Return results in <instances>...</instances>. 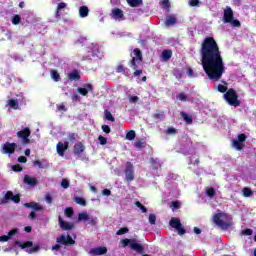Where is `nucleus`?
Wrapping results in <instances>:
<instances>
[{
	"instance_id": "obj_35",
	"label": "nucleus",
	"mask_w": 256,
	"mask_h": 256,
	"mask_svg": "<svg viewBox=\"0 0 256 256\" xmlns=\"http://www.w3.org/2000/svg\"><path fill=\"white\" fill-rule=\"evenodd\" d=\"M8 105H10L12 109H19V103L15 99L8 100Z\"/></svg>"
},
{
	"instance_id": "obj_24",
	"label": "nucleus",
	"mask_w": 256,
	"mask_h": 256,
	"mask_svg": "<svg viewBox=\"0 0 256 256\" xmlns=\"http://www.w3.org/2000/svg\"><path fill=\"white\" fill-rule=\"evenodd\" d=\"M180 117H182L183 121H185V123H187L188 125L193 124V117L187 114V112H180Z\"/></svg>"
},
{
	"instance_id": "obj_1",
	"label": "nucleus",
	"mask_w": 256,
	"mask_h": 256,
	"mask_svg": "<svg viewBox=\"0 0 256 256\" xmlns=\"http://www.w3.org/2000/svg\"><path fill=\"white\" fill-rule=\"evenodd\" d=\"M202 67L210 81H221L225 73V62L215 38L208 36L200 48Z\"/></svg>"
},
{
	"instance_id": "obj_12",
	"label": "nucleus",
	"mask_w": 256,
	"mask_h": 256,
	"mask_svg": "<svg viewBox=\"0 0 256 256\" xmlns=\"http://www.w3.org/2000/svg\"><path fill=\"white\" fill-rule=\"evenodd\" d=\"M69 149V141L58 142L56 145V151L60 157H65V151Z\"/></svg>"
},
{
	"instance_id": "obj_30",
	"label": "nucleus",
	"mask_w": 256,
	"mask_h": 256,
	"mask_svg": "<svg viewBox=\"0 0 256 256\" xmlns=\"http://www.w3.org/2000/svg\"><path fill=\"white\" fill-rule=\"evenodd\" d=\"M175 23H177V18L175 16H168L165 21V25H167V27H171V25H175Z\"/></svg>"
},
{
	"instance_id": "obj_7",
	"label": "nucleus",
	"mask_w": 256,
	"mask_h": 256,
	"mask_svg": "<svg viewBox=\"0 0 256 256\" xmlns=\"http://www.w3.org/2000/svg\"><path fill=\"white\" fill-rule=\"evenodd\" d=\"M124 173L126 175L127 181H135V168L133 166V163L127 162L126 168L124 170Z\"/></svg>"
},
{
	"instance_id": "obj_41",
	"label": "nucleus",
	"mask_w": 256,
	"mask_h": 256,
	"mask_svg": "<svg viewBox=\"0 0 256 256\" xmlns=\"http://www.w3.org/2000/svg\"><path fill=\"white\" fill-rule=\"evenodd\" d=\"M40 249H41V246L36 245V246L26 250V253H29V254L37 253V251H39Z\"/></svg>"
},
{
	"instance_id": "obj_5",
	"label": "nucleus",
	"mask_w": 256,
	"mask_h": 256,
	"mask_svg": "<svg viewBox=\"0 0 256 256\" xmlns=\"http://www.w3.org/2000/svg\"><path fill=\"white\" fill-rule=\"evenodd\" d=\"M170 227H172V229H176V231L178 232V235H185L187 233V230H185V228L183 227V224H181V219L179 218H171L170 222H169Z\"/></svg>"
},
{
	"instance_id": "obj_59",
	"label": "nucleus",
	"mask_w": 256,
	"mask_h": 256,
	"mask_svg": "<svg viewBox=\"0 0 256 256\" xmlns=\"http://www.w3.org/2000/svg\"><path fill=\"white\" fill-rule=\"evenodd\" d=\"M98 141H99L100 145H107V138H105L103 136H99Z\"/></svg>"
},
{
	"instance_id": "obj_23",
	"label": "nucleus",
	"mask_w": 256,
	"mask_h": 256,
	"mask_svg": "<svg viewBox=\"0 0 256 256\" xmlns=\"http://www.w3.org/2000/svg\"><path fill=\"white\" fill-rule=\"evenodd\" d=\"M15 246H18L22 249H29V247H33V243L31 241H26L24 243H21L19 240H16L14 243Z\"/></svg>"
},
{
	"instance_id": "obj_52",
	"label": "nucleus",
	"mask_w": 256,
	"mask_h": 256,
	"mask_svg": "<svg viewBox=\"0 0 256 256\" xmlns=\"http://www.w3.org/2000/svg\"><path fill=\"white\" fill-rule=\"evenodd\" d=\"M57 111L67 112V107L65 106V103L57 104Z\"/></svg>"
},
{
	"instance_id": "obj_20",
	"label": "nucleus",
	"mask_w": 256,
	"mask_h": 256,
	"mask_svg": "<svg viewBox=\"0 0 256 256\" xmlns=\"http://www.w3.org/2000/svg\"><path fill=\"white\" fill-rule=\"evenodd\" d=\"M24 183L26 185H29L30 187H35V185H37L38 181H37V178H35V177L25 175L24 176Z\"/></svg>"
},
{
	"instance_id": "obj_11",
	"label": "nucleus",
	"mask_w": 256,
	"mask_h": 256,
	"mask_svg": "<svg viewBox=\"0 0 256 256\" xmlns=\"http://www.w3.org/2000/svg\"><path fill=\"white\" fill-rule=\"evenodd\" d=\"M221 217H223V213H217L214 215V223L217 225V227H220V229H228L231 225L223 220H221Z\"/></svg>"
},
{
	"instance_id": "obj_55",
	"label": "nucleus",
	"mask_w": 256,
	"mask_h": 256,
	"mask_svg": "<svg viewBox=\"0 0 256 256\" xmlns=\"http://www.w3.org/2000/svg\"><path fill=\"white\" fill-rule=\"evenodd\" d=\"M102 131L109 135V133H111V127H109V125H102Z\"/></svg>"
},
{
	"instance_id": "obj_29",
	"label": "nucleus",
	"mask_w": 256,
	"mask_h": 256,
	"mask_svg": "<svg viewBox=\"0 0 256 256\" xmlns=\"http://www.w3.org/2000/svg\"><path fill=\"white\" fill-rule=\"evenodd\" d=\"M51 79L58 83V81H61V75H59V72L57 70H51L50 71Z\"/></svg>"
},
{
	"instance_id": "obj_6",
	"label": "nucleus",
	"mask_w": 256,
	"mask_h": 256,
	"mask_svg": "<svg viewBox=\"0 0 256 256\" xmlns=\"http://www.w3.org/2000/svg\"><path fill=\"white\" fill-rule=\"evenodd\" d=\"M16 135L18 139H21L23 145H29V143H31V140H29V137H31V129L29 127L18 131Z\"/></svg>"
},
{
	"instance_id": "obj_62",
	"label": "nucleus",
	"mask_w": 256,
	"mask_h": 256,
	"mask_svg": "<svg viewBox=\"0 0 256 256\" xmlns=\"http://www.w3.org/2000/svg\"><path fill=\"white\" fill-rule=\"evenodd\" d=\"M17 233H18L17 228H14L8 232V237L11 239V237H13V235H17Z\"/></svg>"
},
{
	"instance_id": "obj_51",
	"label": "nucleus",
	"mask_w": 256,
	"mask_h": 256,
	"mask_svg": "<svg viewBox=\"0 0 256 256\" xmlns=\"http://www.w3.org/2000/svg\"><path fill=\"white\" fill-rule=\"evenodd\" d=\"M237 141H239L240 143H243L244 141H247V135H245L244 133L239 134Z\"/></svg>"
},
{
	"instance_id": "obj_57",
	"label": "nucleus",
	"mask_w": 256,
	"mask_h": 256,
	"mask_svg": "<svg viewBox=\"0 0 256 256\" xmlns=\"http://www.w3.org/2000/svg\"><path fill=\"white\" fill-rule=\"evenodd\" d=\"M11 201H13V203H20L21 196H19V194L13 195Z\"/></svg>"
},
{
	"instance_id": "obj_64",
	"label": "nucleus",
	"mask_w": 256,
	"mask_h": 256,
	"mask_svg": "<svg viewBox=\"0 0 256 256\" xmlns=\"http://www.w3.org/2000/svg\"><path fill=\"white\" fill-rule=\"evenodd\" d=\"M135 147H136L137 149L143 148V147H144L143 141H141V140L136 141V142H135Z\"/></svg>"
},
{
	"instance_id": "obj_13",
	"label": "nucleus",
	"mask_w": 256,
	"mask_h": 256,
	"mask_svg": "<svg viewBox=\"0 0 256 256\" xmlns=\"http://www.w3.org/2000/svg\"><path fill=\"white\" fill-rule=\"evenodd\" d=\"M73 155L79 157L82 153H85V144L83 142H77L72 149Z\"/></svg>"
},
{
	"instance_id": "obj_61",
	"label": "nucleus",
	"mask_w": 256,
	"mask_h": 256,
	"mask_svg": "<svg viewBox=\"0 0 256 256\" xmlns=\"http://www.w3.org/2000/svg\"><path fill=\"white\" fill-rule=\"evenodd\" d=\"M138 101H139V96H130L129 97L130 103H138Z\"/></svg>"
},
{
	"instance_id": "obj_8",
	"label": "nucleus",
	"mask_w": 256,
	"mask_h": 256,
	"mask_svg": "<svg viewBox=\"0 0 256 256\" xmlns=\"http://www.w3.org/2000/svg\"><path fill=\"white\" fill-rule=\"evenodd\" d=\"M16 149H17V143L6 142L4 143L1 151L4 155H13L15 154Z\"/></svg>"
},
{
	"instance_id": "obj_50",
	"label": "nucleus",
	"mask_w": 256,
	"mask_h": 256,
	"mask_svg": "<svg viewBox=\"0 0 256 256\" xmlns=\"http://www.w3.org/2000/svg\"><path fill=\"white\" fill-rule=\"evenodd\" d=\"M242 235L251 236L253 235V230L251 228H246L242 230Z\"/></svg>"
},
{
	"instance_id": "obj_37",
	"label": "nucleus",
	"mask_w": 256,
	"mask_h": 256,
	"mask_svg": "<svg viewBox=\"0 0 256 256\" xmlns=\"http://www.w3.org/2000/svg\"><path fill=\"white\" fill-rule=\"evenodd\" d=\"M77 137H79L77 133H69L68 141H70L71 143H75V141H77Z\"/></svg>"
},
{
	"instance_id": "obj_43",
	"label": "nucleus",
	"mask_w": 256,
	"mask_h": 256,
	"mask_svg": "<svg viewBox=\"0 0 256 256\" xmlns=\"http://www.w3.org/2000/svg\"><path fill=\"white\" fill-rule=\"evenodd\" d=\"M12 171H14V173H21V171H23V167L19 164H15L12 166Z\"/></svg>"
},
{
	"instance_id": "obj_44",
	"label": "nucleus",
	"mask_w": 256,
	"mask_h": 256,
	"mask_svg": "<svg viewBox=\"0 0 256 256\" xmlns=\"http://www.w3.org/2000/svg\"><path fill=\"white\" fill-rule=\"evenodd\" d=\"M215 193V188L213 187L208 188L206 191L207 197H215Z\"/></svg>"
},
{
	"instance_id": "obj_15",
	"label": "nucleus",
	"mask_w": 256,
	"mask_h": 256,
	"mask_svg": "<svg viewBox=\"0 0 256 256\" xmlns=\"http://www.w3.org/2000/svg\"><path fill=\"white\" fill-rule=\"evenodd\" d=\"M90 255H105L107 253V247L99 246L96 248H92L89 251Z\"/></svg>"
},
{
	"instance_id": "obj_27",
	"label": "nucleus",
	"mask_w": 256,
	"mask_h": 256,
	"mask_svg": "<svg viewBox=\"0 0 256 256\" xmlns=\"http://www.w3.org/2000/svg\"><path fill=\"white\" fill-rule=\"evenodd\" d=\"M232 147H234L236 151H242V149L245 147V144L239 142L238 140H233Z\"/></svg>"
},
{
	"instance_id": "obj_4",
	"label": "nucleus",
	"mask_w": 256,
	"mask_h": 256,
	"mask_svg": "<svg viewBox=\"0 0 256 256\" xmlns=\"http://www.w3.org/2000/svg\"><path fill=\"white\" fill-rule=\"evenodd\" d=\"M121 243L123 247H130L131 251H135L136 253H139L140 255L143 254L145 251V247L141 245L139 242H137L135 239H122Z\"/></svg>"
},
{
	"instance_id": "obj_63",
	"label": "nucleus",
	"mask_w": 256,
	"mask_h": 256,
	"mask_svg": "<svg viewBox=\"0 0 256 256\" xmlns=\"http://www.w3.org/2000/svg\"><path fill=\"white\" fill-rule=\"evenodd\" d=\"M10 239L11 238L9 237V235H2V236H0V241L2 243H5V242L9 241Z\"/></svg>"
},
{
	"instance_id": "obj_40",
	"label": "nucleus",
	"mask_w": 256,
	"mask_h": 256,
	"mask_svg": "<svg viewBox=\"0 0 256 256\" xmlns=\"http://www.w3.org/2000/svg\"><path fill=\"white\" fill-rule=\"evenodd\" d=\"M12 23L13 25H19V23H21V16L18 14L14 15L12 18Z\"/></svg>"
},
{
	"instance_id": "obj_9",
	"label": "nucleus",
	"mask_w": 256,
	"mask_h": 256,
	"mask_svg": "<svg viewBox=\"0 0 256 256\" xmlns=\"http://www.w3.org/2000/svg\"><path fill=\"white\" fill-rule=\"evenodd\" d=\"M56 243H59V245H65V246H70V245H75V240L71 237V235H60L56 238Z\"/></svg>"
},
{
	"instance_id": "obj_53",
	"label": "nucleus",
	"mask_w": 256,
	"mask_h": 256,
	"mask_svg": "<svg viewBox=\"0 0 256 256\" xmlns=\"http://www.w3.org/2000/svg\"><path fill=\"white\" fill-rule=\"evenodd\" d=\"M61 187H62L63 189H69V180L63 179V180L61 181Z\"/></svg>"
},
{
	"instance_id": "obj_19",
	"label": "nucleus",
	"mask_w": 256,
	"mask_h": 256,
	"mask_svg": "<svg viewBox=\"0 0 256 256\" xmlns=\"http://www.w3.org/2000/svg\"><path fill=\"white\" fill-rule=\"evenodd\" d=\"M69 81H81V74H79V70L74 69L72 72L68 74Z\"/></svg>"
},
{
	"instance_id": "obj_22",
	"label": "nucleus",
	"mask_w": 256,
	"mask_h": 256,
	"mask_svg": "<svg viewBox=\"0 0 256 256\" xmlns=\"http://www.w3.org/2000/svg\"><path fill=\"white\" fill-rule=\"evenodd\" d=\"M113 19H124L125 15L123 14V10L119 8H115L112 10Z\"/></svg>"
},
{
	"instance_id": "obj_25",
	"label": "nucleus",
	"mask_w": 256,
	"mask_h": 256,
	"mask_svg": "<svg viewBox=\"0 0 256 256\" xmlns=\"http://www.w3.org/2000/svg\"><path fill=\"white\" fill-rule=\"evenodd\" d=\"M171 57H173V51H171L169 49L162 51L163 61H169V59H171Z\"/></svg>"
},
{
	"instance_id": "obj_26",
	"label": "nucleus",
	"mask_w": 256,
	"mask_h": 256,
	"mask_svg": "<svg viewBox=\"0 0 256 256\" xmlns=\"http://www.w3.org/2000/svg\"><path fill=\"white\" fill-rule=\"evenodd\" d=\"M79 15L82 18L88 17L89 16V7L87 6H81L79 8Z\"/></svg>"
},
{
	"instance_id": "obj_28",
	"label": "nucleus",
	"mask_w": 256,
	"mask_h": 256,
	"mask_svg": "<svg viewBox=\"0 0 256 256\" xmlns=\"http://www.w3.org/2000/svg\"><path fill=\"white\" fill-rule=\"evenodd\" d=\"M104 118L106 119V121H111V123H115V117L113 116L111 111L107 109L104 110Z\"/></svg>"
},
{
	"instance_id": "obj_46",
	"label": "nucleus",
	"mask_w": 256,
	"mask_h": 256,
	"mask_svg": "<svg viewBox=\"0 0 256 256\" xmlns=\"http://www.w3.org/2000/svg\"><path fill=\"white\" fill-rule=\"evenodd\" d=\"M129 231V228L127 227H122L120 228L117 232L116 235H125Z\"/></svg>"
},
{
	"instance_id": "obj_10",
	"label": "nucleus",
	"mask_w": 256,
	"mask_h": 256,
	"mask_svg": "<svg viewBox=\"0 0 256 256\" xmlns=\"http://www.w3.org/2000/svg\"><path fill=\"white\" fill-rule=\"evenodd\" d=\"M58 223H59V227H60V229H62V231H71L72 229H75V223L67 222V221L63 220V218L61 216L58 217Z\"/></svg>"
},
{
	"instance_id": "obj_48",
	"label": "nucleus",
	"mask_w": 256,
	"mask_h": 256,
	"mask_svg": "<svg viewBox=\"0 0 256 256\" xmlns=\"http://www.w3.org/2000/svg\"><path fill=\"white\" fill-rule=\"evenodd\" d=\"M228 23H231L232 27H241V22L237 19H232L231 22H228Z\"/></svg>"
},
{
	"instance_id": "obj_38",
	"label": "nucleus",
	"mask_w": 256,
	"mask_h": 256,
	"mask_svg": "<svg viewBox=\"0 0 256 256\" xmlns=\"http://www.w3.org/2000/svg\"><path fill=\"white\" fill-rule=\"evenodd\" d=\"M242 192L245 197H251V195H253V190L248 187L243 188Z\"/></svg>"
},
{
	"instance_id": "obj_33",
	"label": "nucleus",
	"mask_w": 256,
	"mask_h": 256,
	"mask_svg": "<svg viewBox=\"0 0 256 256\" xmlns=\"http://www.w3.org/2000/svg\"><path fill=\"white\" fill-rule=\"evenodd\" d=\"M135 137H136L135 130H130L126 133L127 141H133V139H135Z\"/></svg>"
},
{
	"instance_id": "obj_47",
	"label": "nucleus",
	"mask_w": 256,
	"mask_h": 256,
	"mask_svg": "<svg viewBox=\"0 0 256 256\" xmlns=\"http://www.w3.org/2000/svg\"><path fill=\"white\" fill-rule=\"evenodd\" d=\"M218 91H219V93H224V95H225V93H227V91H228L227 86L219 84L218 85Z\"/></svg>"
},
{
	"instance_id": "obj_3",
	"label": "nucleus",
	"mask_w": 256,
	"mask_h": 256,
	"mask_svg": "<svg viewBox=\"0 0 256 256\" xmlns=\"http://www.w3.org/2000/svg\"><path fill=\"white\" fill-rule=\"evenodd\" d=\"M225 101L231 107H239L241 105V100H239V95L235 89L230 88L228 91L223 95Z\"/></svg>"
},
{
	"instance_id": "obj_42",
	"label": "nucleus",
	"mask_w": 256,
	"mask_h": 256,
	"mask_svg": "<svg viewBox=\"0 0 256 256\" xmlns=\"http://www.w3.org/2000/svg\"><path fill=\"white\" fill-rule=\"evenodd\" d=\"M176 98L179 100V101H182V102H187V95H185V93L181 92L179 93Z\"/></svg>"
},
{
	"instance_id": "obj_56",
	"label": "nucleus",
	"mask_w": 256,
	"mask_h": 256,
	"mask_svg": "<svg viewBox=\"0 0 256 256\" xmlns=\"http://www.w3.org/2000/svg\"><path fill=\"white\" fill-rule=\"evenodd\" d=\"M166 133L168 135H176L177 133V129L173 128V127H169L167 130H166Z\"/></svg>"
},
{
	"instance_id": "obj_32",
	"label": "nucleus",
	"mask_w": 256,
	"mask_h": 256,
	"mask_svg": "<svg viewBox=\"0 0 256 256\" xmlns=\"http://www.w3.org/2000/svg\"><path fill=\"white\" fill-rule=\"evenodd\" d=\"M64 213H65V216L68 217V219H71V217L75 215V210H73V208L71 207H68L65 209Z\"/></svg>"
},
{
	"instance_id": "obj_49",
	"label": "nucleus",
	"mask_w": 256,
	"mask_h": 256,
	"mask_svg": "<svg viewBox=\"0 0 256 256\" xmlns=\"http://www.w3.org/2000/svg\"><path fill=\"white\" fill-rule=\"evenodd\" d=\"M163 117H165V112L163 111L153 114V119H163Z\"/></svg>"
},
{
	"instance_id": "obj_14",
	"label": "nucleus",
	"mask_w": 256,
	"mask_h": 256,
	"mask_svg": "<svg viewBox=\"0 0 256 256\" xmlns=\"http://www.w3.org/2000/svg\"><path fill=\"white\" fill-rule=\"evenodd\" d=\"M234 19L233 9L227 6L224 10L223 23H231Z\"/></svg>"
},
{
	"instance_id": "obj_60",
	"label": "nucleus",
	"mask_w": 256,
	"mask_h": 256,
	"mask_svg": "<svg viewBox=\"0 0 256 256\" xmlns=\"http://www.w3.org/2000/svg\"><path fill=\"white\" fill-rule=\"evenodd\" d=\"M4 199L5 201H9V199H13V192L11 191L6 192Z\"/></svg>"
},
{
	"instance_id": "obj_39",
	"label": "nucleus",
	"mask_w": 256,
	"mask_h": 256,
	"mask_svg": "<svg viewBox=\"0 0 256 256\" xmlns=\"http://www.w3.org/2000/svg\"><path fill=\"white\" fill-rule=\"evenodd\" d=\"M148 221L150 225H156L157 224V216L155 214H150Z\"/></svg>"
},
{
	"instance_id": "obj_58",
	"label": "nucleus",
	"mask_w": 256,
	"mask_h": 256,
	"mask_svg": "<svg viewBox=\"0 0 256 256\" xmlns=\"http://www.w3.org/2000/svg\"><path fill=\"white\" fill-rule=\"evenodd\" d=\"M116 73H125V66L123 64H120L116 67Z\"/></svg>"
},
{
	"instance_id": "obj_16",
	"label": "nucleus",
	"mask_w": 256,
	"mask_h": 256,
	"mask_svg": "<svg viewBox=\"0 0 256 256\" xmlns=\"http://www.w3.org/2000/svg\"><path fill=\"white\" fill-rule=\"evenodd\" d=\"M24 207L27 209H33L34 211H43L45 208L37 202L24 203Z\"/></svg>"
},
{
	"instance_id": "obj_18",
	"label": "nucleus",
	"mask_w": 256,
	"mask_h": 256,
	"mask_svg": "<svg viewBox=\"0 0 256 256\" xmlns=\"http://www.w3.org/2000/svg\"><path fill=\"white\" fill-rule=\"evenodd\" d=\"M33 166L38 167V169H47L49 162L46 159L36 160L33 162Z\"/></svg>"
},
{
	"instance_id": "obj_17",
	"label": "nucleus",
	"mask_w": 256,
	"mask_h": 256,
	"mask_svg": "<svg viewBox=\"0 0 256 256\" xmlns=\"http://www.w3.org/2000/svg\"><path fill=\"white\" fill-rule=\"evenodd\" d=\"M86 88L78 87L77 91L80 93V95H83V97H87L89 95V91H93V85L92 84H86Z\"/></svg>"
},
{
	"instance_id": "obj_2",
	"label": "nucleus",
	"mask_w": 256,
	"mask_h": 256,
	"mask_svg": "<svg viewBox=\"0 0 256 256\" xmlns=\"http://www.w3.org/2000/svg\"><path fill=\"white\" fill-rule=\"evenodd\" d=\"M133 54L134 57L129 61V65L134 71V77H140L143 75V52H141V49L135 48Z\"/></svg>"
},
{
	"instance_id": "obj_34",
	"label": "nucleus",
	"mask_w": 256,
	"mask_h": 256,
	"mask_svg": "<svg viewBox=\"0 0 256 256\" xmlns=\"http://www.w3.org/2000/svg\"><path fill=\"white\" fill-rule=\"evenodd\" d=\"M74 201L75 203L81 205L82 207H85V205H87V201H85L83 197H75Z\"/></svg>"
},
{
	"instance_id": "obj_31",
	"label": "nucleus",
	"mask_w": 256,
	"mask_h": 256,
	"mask_svg": "<svg viewBox=\"0 0 256 256\" xmlns=\"http://www.w3.org/2000/svg\"><path fill=\"white\" fill-rule=\"evenodd\" d=\"M130 7H139V5H143V0H126Z\"/></svg>"
},
{
	"instance_id": "obj_36",
	"label": "nucleus",
	"mask_w": 256,
	"mask_h": 256,
	"mask_svg": "<svg viewBox=\"0 0 256 256\" xmlns=\"http://www.w3.org/2000/svg\"><path fill=\"white\" fill-rule=\"evenodd\" d=\"M78 221H89V214L82 212L78 215Z\"/></svg>"
},
{
	"instance_id": "obj_21",
	"label": "nucleus",
	"mask_w": 256,
	"mask_h": 256,
	"mask_svg": "<svg viewBox=\"0 0 256 256\" xmlns=\"http://www.w3.org/2000/svg\"><path fill=\"white\" fill-rule=\"evenodd\" d=\"M62 9H67V3L61 2L58 4L56 11H55V18L56 19H61V10Z\"/></svg>"
},
{
	"instance_id": "obj_54",
	"label": "nucleus",
	"mask_w": 256,
	"mask_h": 256,
	"mask_svg": "<svg viewBox=\"0 0 256 256\" xmlns=\"http://www.w3.org/2000/svg\"><path fill=\"white\" fill-rule=\"evenodd\" d=\"M200 3L201 2L199 0H190L189 1L190 7H199Z\"/></svg>"
},
{
	"instance_id": "obj_45",
	"label": "nucleus",
	"mask_w": 256,
	"mask_h": 256,
	"mask_svg": "<svg viewBox=\"0 0 256 256\" xmlns=\"http://www.w3.org/2000/svg\"><path fill=\"white\" fill-rule=\"evenodd\" d=\"M172 211H175V209H180L181 208V202L179 201H173L171 203Z\"/></svg>"
}]
</instances>
